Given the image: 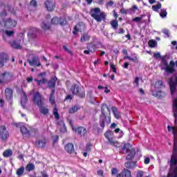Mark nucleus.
<instances>
[{"instance_id":"39448f33","label":"nucleus","mask_w":177,"mask_h":177,"mask_svg":"<svg viewBox=\"0 0 177 177\" xmlns=\"http://www.w3.org/2000/svg\"><path fill=\"white\" fill-rule=\"evenodd\" d=\"M71 92H72V95H75V96H77L80 99H85V88L77 84H73L71 86Z\"/></svg>"},{"instance_id":"72a5a7b5","label":"nucleus","mask_w":177,"mask_h":177,"mask_svg":"<svg viewBox=\"0 0 177 177\" xmlns=\"http://www.w3.org/2000/svg\"><path fill=\"white\" fill-rule=\"evenodd\" d=\"M40 26H41V28H42V30H44V31L50 30V25L46 24V22H45V21L41 22Z\"/></svg>"},{"instance_id":"6e6d98bb","label":"nucleus","mask_w":177,"mask_h":177,"mask_svg":"<svg viewBox=\"0 0 177 177\" xmlns=\"http://www.w3.org/2000/svg\"><path fill=\"white\" fill-rule=\"evenodd\" d=\"M38 5L36 0H32L30 2V6H33L34 8H36V6Z\"/></svg>"},{"instance_id":"a18cd8bd","label":"nucleus","mask_w":177,"mask_h":177,"mask_svg":"<svg viewBox=\"0 0 177 177\" xmlns=\"http://www.w3.org/2000/svg\"><path fill=\"white\" fill-rule=\"evenodd\" d=\"M24 174V166L21 167L17 170V175L18 176H21Z\"/></svg>"},{"instance_id":"4468645a","label":"nucleus","mask_w":177,"mask_h":177,"mask_svg":"<svg viewBox=\"0 0 177 177\" xmlns=\"http://www.w3.org/2000/svg\"><path fill=\"white\" fill-rule=\"evenodd\" d=\"M46 143H48V139H46L45 137H43L35 141L36 146L40 149H45V147H46Z\"/></svg>"},{"instance_id":"412c9836","label":"nucleus","mask_w":177,"mask_h":177,"mask_svg":"<svg viewBox=\"0 0 177 177\" xmlns=\"http://www.w3.org/2000/svg\"><path fill=\"white\" fill-rule=\"evenodd\" d=\"M165 88V84H164V82L162 80H158L155 83V91H160V89H162Z\"/></svg>"},{"instance_id":"c03bdc74","label":"nucleus","mask_w":177,"mask_h":177,"mask_svg":"<svg viewBox=\"0 0 177 177\" xmlns=\"http://www.w3.org/2000/svg\"><path fill=\"white\" fill-rule=\"evenodd\" d=\"M124 59H127V60H130V62H133V63H138V57H131L129 56L124 57Z\"/></svg>"},{"instance_id":"de8ad7c7","label":"nucleus","mask_w":177,"mask_h":177,"mask_svg":"<svg viewBox=\"0 0 177 177\" xmlns=\"http://www.w3.org/2000/svg\"><path fill=\"white\" fill-rule=\"evenodd\" d=\"M167 15H168V12H167V10L162 9L160 10V17L164 19V17H167Z\"/></svg>"},{"instance_id":"bb28decb","label":"nucleus","mask_w":177,"mask_h":177,"mask_svg":"<svg viewBox=\"0 0 177 177\" xmlns=\"http://www.w3.org/2000/svg\"><path fill=\"white\" fill-rule=\"evenodd\" d=\"M129 152V154L126 157V160L131 161V160H133V158H135L136 151H135V149H131Z\"/></svg>"},{"instance_id":"58836bf2","label":"nucleus","mask_w":177,"mask_h":177,"mask_svg":"<svg viewBox=\"0 0 177 177\" xmlns=\"http://www.w3.org/2000/svg\"><path fill=\"white\" fill-rule=\"evenodd\" d=\"M161 8H162V5L160 2H158L156 5L152 6V10L154 12H158Z\"/></svg>"},{"instance_id":"9d476101","label":"nucleus","mask_w":177,"mask_h":177,"mask_svg":"<svg viewBox=\"0 0 177 177\" xmlns=\"http://www.w3.org/2000/svg\"><path fill=\"white\" fill-rule=\"evenodd\" d=\"M66 23H67V20L66 19H63L62 17H54L51 19V24H53L54 26H66Z\"/></svg>"},{"instance_id":"e2e57ef3","label":"nucleus","mask_w":177,"mask_h":177,"mask_svg":"<svg viewBox=\"0 0 177 177\" xmlns=\"http://www.w3.org/2000/svg\"><path fill=\"white\" fill-rule=\"evenodd\" d=\"M120 12L122 15H128V10H125L124 8H121Z\"/></svg>"},{"instance_id":"9b49d317","label":"nucleus","mask_w":177,"mask_h":177,"mask_svg":"<svg viewBox=\"0 0 177 177\" xmlns=\"http://www.w3.org/2000/svg\"><path fill=\"white\" fill-rule=\"evenodd\" d=\"M176 81L174 82V79L169 78L167 81L169 88H170V92L171 95H174L175 92L176 91V87H177V76L175 77Z\"/></svg>"},{"instance_id":"338daca9","label":"nucleus","mask_w":177,"mask_h":177,"mask_svg":"<svg viewBox=\"0 0 177 177\" xmlns=\"http://www.w3.org/2000/svg\"><path fill=\"white\" fill-rule=\"evenodd\" d=\"M134 84H136V86H139V77H136L134 80Z\"/></svg>"},{"instance_id":"7ed1b4c3","label":"nucleus","mask_w":177,"mask_h":177,"mask_svg":"<svg viewBox=\"0 0 177 177\" xmlns=\"http://www.w3.org/2000/svg\"><path fill=\"white\" fill-rule=\"evenodd\" d=\"M168 132H171L174 136L173 153L169 160L170 165H177V127L167 126Z\"/></svg>"},{"instance_id":"4c0bfd02","label":"nucleus","mask_w":177,"mask_h":177,"mask_svg":"<svg viewBox=\"0 0 177 177\" xmlns=\"http://www.w3.org/2000/svg\"><path fill=\"white\" fill-rule=\"evenodd\" d=\"M91 36L88 35V33H84L80 38L81 42H85V41H89Z\"/></svg>"},{"instance_id":"4d7b16f0","label":"nucleus","mask_w":177,"mask_h":177,"mask_svg":"<svg viewBox=\"0 0 177 177\" xmlns=\"http://www.w3.org/2000/svg\"><path fill=\"white\" fill-rule=\"evenodd\" d=\"M49 102L51 103V104H55V95H50Z\"/></svg>"},{"instance_id":"aec40b11","label":"nucleus","mask_w":177,"mask_h":177,"mask_svg":"<svg viewBox=\"0 0 177 177\" xmlns=\"http://www.w3.org/2000/svg\"><path fill=\"white\" fill-rule=\"evenodd\" d=\"M65 150L68 153V154H73L75 151L74 149V145L72 143H68L64 147Z\"/></svg>"},{"instance_id":"2eb2a0df","label":"nucleus","mask_w":177,"mask_h":177,"mask_svg":"<svg viewBox=\"0 0 177 177\" xmlns=\"http://www.w3.org/2000/svg\"><path fill=\"white\" fill-rule=\"evenodd\" d=\"M9 62V55L5 53H1L0 54V66H4L5 63H8Z\"/></svg>"},{"instance_id":"b1692460","label":"nucleus","mask_w":177,"mask_h":177,"mask_svg":"<svg viewBox=\"0 0 177 177\" xmlns=\"http://www.w3.org/2000/svg\"><path fill=\"white\" fill-rule=\"evenodd\" d=\"M32 30H33L34 32L28 33V37L29 39H34L37 38V33H35V32H39V29H38L37 28H33L32 29Z\"/></svg>"},{"instance_id":"4be33fe9","label":"nucleus","mask_w":177,"mask_h":177,"mask_svg":"<svg viewBox=\"0 0 177 177\" xmlns=\"http://www.w3.org/2000/svg\"><path fill=\"white\" fill-rule=\"evenodd\" d=\"M38 107L40 114H42L43 115H48V114H49V109H48V107H46L44 105H40Z\"/></svg>"},{"instance_id":"3c124183","label":"nucleus","mask_w":177,"mask_h":177,"mask_svg":"<svg viewBox=\"0 0 177 177\" xmlns=\"http://www.w3.org/2000/svg\"><path fill=\"white\" fill-rule=\"evenodd\" d=\"M111 135H113V131H111L110 130H109L104 133V136H105L106 139H109V138H110V136H111Z\"/></svg>"},{"instance_id":"dca6fc26","label":"nucleus","mask_w":177,"mask_h":177,"mask_svg":"<svg viewBox=\"0 0 177 177\" xmlns=\"http://www.w3.org/2000/svg\"><path fill=\"white\" fill-rule=\"evenodd\" d=\"M75 133L77 135H80V136H85L86 133H88V130L84 127H79L77 128H75L73 130Z\"/></svg>"},{"instance_id":"49530a36","label":"nucleus","mask_w":177,"mask_h":177,"mask_svg":"<svg viewBox=\"0 0 177 177\" xmlns=\"http://www.w3.org/2000/svg\"><path fill=\"white\" fill-rule=\"evenodd\" d=\"M167 177H177V167H175L172 173H168Z\"/></svg>"},{"instance_id":"79ce46f5","label":"nucleus","mask_w":177,"mask_h":177,"mask_svg":"<svg viewBox=\"0 0 177 177\" xmlns=\"http://www.w3.org/2000/svg\"><path fill=\"white\" fill-rule=\"evenodd\" d=\"M148 45L150 48H156L157 46V41L154 39H151L148 41Z\"/></svg>"},{"instance_id":"f257e3e1","label":"nucleus","mask_w":177,"mask_h":177,"mask_svg":"<svg viewBox=\"0 0 177 177\" xmlns=\"http://www.w3.org/2000/svg\"><path fill=\"white\" fill-rule=\"evenodd\" d=\"M101 113L100 115L99 124L102 129L99 128L97 125L93 127V131L95 133H100L106 125H109L111 122V113L110 111V108L107 106V104H102L101 106Z\"/></svg>"},{"instance_id":"37998d69","label":"nucleus","mask_w":177,"mask_h":177,"mask_svg":"<svg viewBox=\"0 0 177 177\" xmlns=\"http://www.w3.org/2000/svg\"><path fill=\"white\" fill-rule=\"evenodd\" d=\"M81 26H82V23H79L77 24V26H75L74 27V31H73V35H77L78 31H80V27H81Z\"/></svg>"},{"instance_id":"473e14b6","label":"nucleus","mask_w":177,"mask_h":177,"mask_svg":"<svg viewBox=\"0 0 177 177\" xmlns=\"http://www.w3.org/2000/svg\"><path fill=\"white\" fill-rule=\"evenodd\" d=\"M156 97H158L159 99H162V97H165V93L160 91V90H157L156 91Z\"/></svg>"},{"instance_id":"5701e85b","label":"nucleus","mask_w":177,"mask_h":177,"mask_svg":"<svg viewBox=\"0 0 177 177\" xmlns=\"http://www.w3.org/2000/svg\"><path fill=\"white\" fill-rule=\"evenodd\" d=\"M57 81V77H52L48 82V88H53V89H55V88H56V82Z\"/></svg>"},{"instance_id":"a19ab883","label":"nucleus","mask_w":177,"mask_h":177,"mask_svg":"<svg viewBox=\"0 0 177 177\" xmlns=\"http://www.w3.org/2000/svg\"><path fill=\"white\" fill-rule=\"evenodd\" d=\"M110 24L113 30H118V21L112 20L111 21Z\"/></svg>"},{"instance_id":"603ef678","label":"nucleus","mask_w":177,"mask_h":177,"mask_svg":"<svg viewBox=\"0 0 177 177\" xmlns=\"http://www.w3.org/2000/svg\"><path fill=\"white\" fill-rule=\"evenodd\" d=\"M5 34L8 37H12L15 35V31H13V30H6Z\"/></svg>"},{"instance_id":"680f3d73","label":"nucleus","mask_w":177,"mask_h":177,"mask_svg":"<svg viewBox=\"0 0 177 177\" xmlns=\"http://www.w3.org/2000/svg\"><path fill=\"white\" fill-rule=\"evenodd\" d=\"M41 175L42 177H49V175H48V173H46V170L41 171Z\"/></svg>"},{"instance_id":"7c9ffc66","label":"nucleus","mask_w":177,"mask_h":177,"mask_svg":"<svg viewBox=\"0 0 177 177\" xmlns=\"http://www.w3.org/2000/svg\"><path fill=\"white\" fill-rule=\"evenodd\" d=\"M13 152H12V149H6L3 151V156L5 158H8V157H12Z\"/></svg>"},{"instance_id":"1a4fd4ad","label":"nucleus","mask_w":177,"mask_h":177,"mask_svg":"<svg viewBox=\"0 0 177 177\" xmlns=\"http://www.w3.org/2000/svg\"><path fill=\"white\" fill-rule=\"evenodd\" d=\"M2 79H0V84H3L4 81H7V82H10L13 79V74L10 72L5 71L0 75Z\"/></svg>"},{"instance_id":"0e129e2a","label":"nucleus","mask_w":177,"mask_h":177,"mask_svg":"<svg viewBox=\"0 0 177 177\" xmlns=\"http://www.w3.org/2000/svg\"><path fill=\"white\" fill-rule=\"evenodd\" d=\"M111 69L112 70L113 73L117 74V68H115V66H114V64H111Z\"/></svg>"},{"instance_id":"e433bc0d","label":"nucleus","mask_w":177,"mask_h":177,"mask_svg":"<svg viewBox=\"0 0 177 177\" xmlns=\"http://www.w3.org/2000/svg\"><path fill=\"white\" fill-rule=\"evenodd\" d=\"M80 109L81 107L77 106H72L71 109H69L68 113L69 114H74V113H77V111H78V110Z\"/></svg>"},{"instance_id":"864d4df0","label":"nucleus","mask_w":177,"mask_h":177,"mask_svg":"<svg viewBox=\"0 0 177 177\" xmlns=\"http://www.w3.org/2000/svg\"><path fill=\"white\" fill-rule=\"evenodd\" d=\"M162 34H165V35H166L167 38H169L170 33H169V30L163 29L162 30Z\"/></svg>"},{"instance_id":"f3484780","label":"nucleus","mask_w":177,"mask_h":177,"mask_svg":"<svg viewBox=\"0 0 177 177\" xmlns=\"http://www.w3.org/2000/svg\"><path fill=\"white\" fill-rule=\"evenodd\" d=\"M28 63L30 66H34V67H40L41 62H39V58L38 57H33L32 60L28 59Z\"/></svg>"},{"instance_id":"a211bd4d","label":"nucleus","mask_w":177,"mask_h":177,"mask_svg":"<svg viewBox=\"0 0 177 177\" xmlns=\"http://www.w3.org/2000/svg\"><path fill=\"white\" fill-rule=\"evenodd\" d=\"M5 96L8 102H12L13 99V90L10 88H6L5 90Z\"/></svg>"},{"instance_id":"5fc2aeb1","label":"nucleus","mask_w":177,"mask_h":177,"mask_svg":"<svg viewBox=\"0 0 177 177\" xmlns=\"http://www.w3.org/2000/svg\"><path fill=\"white\" fill-rule=\"evenodd\" d=\"M145 172L142 170H139L137 171L136 177H143Z\"/></svg>"},{"instance_id":"c756f323","label":"nucleus","mask_w":177,"mask_h":177,"mask_svg":"<svg viewBox=\"0 0 177 177\" xmlns=\"http://www.w3.org/2000/svg\"><path fill=\"white\" fill-rule=\"evenodd\" d=\"M28 100V99L27 98V94L25 92H23V95L21 97V104L22 106H25Z\"/></svg>"},{"instance_id":"6e6552de","label":"nucleus","mask_w":177,"mask_h":177,"mask_svg":"<svg viewBox=\"0 0 177 177\" xmlns=\"http://www.w3.org/2000/svg\"><path fill=\"white\" fill-rule=\"evenodd\" d=\"M0 139L3 142H6L9 139V131L5 125L0 126Z\"/></svg>"},{"instance_id":"774afa93","label":"nucleus","mask_w":177,"mask_h":177,"mask_svg":"<svg viewBox=\"0 0 177 177\" xmlns=\"http://www.w3.org/2000/svg\"><path fill=\"white\" fill-rule=\"evenodd\" d=\"M118 34L121 35V34H125V30H124V28H120Z\"/></svg>"},{"instance_id":"20e7f679","label":"nucleus","mask_w":177,"mask_h":177,"mask_svg":"<svg viewBox=\"0 0 177 177\" xmlns=\"http://www.w3.org/2000/svg\"><path fill=\"white\" fill-rule=\"evenodd\" d=\"M20 131L24 139H29L31 136H35L38 133V129L31 128L28 129L26 126L20 127Z\"/></svg>"},{"instance_id":"6ab92c4d","label":"nucleus","mask_w":177,"mask_h":177,"mask_svg":"<svg viewBox=\"0 0 177 177\" xmlns=\"http://www.w3.org/2000/svg\"><path fill=\"white\" fill-rule=\"evenodd\" d=\"M131 149H132V145H131L129 143L124 144L122 147L121 153L127 154V153H129Z\"/></svg>"},{"instance_id":"ddd939ff","label":"nucleus","mask_w":177,"mask_h":177,"mask_svg":"<svg viewBox=\"0 0 177 177\" xmlns=\"http://www.w3.org/2000/svg\"><path fill=\"white\" fill-rule=\"evenodd\" d=\"M44 5L48 12H53V10H55L56 8V4L55 3V1L52 0H46Z\"/></svg>"},{"instance_id":"c9c22d12","label":"nucleus","mask_w":177,"mask_h":177,"mask_svg":"<svg viewBox=\"0 0 177 177\" xmlns=\"http://www.w3.org/2000/svg\"><path fill=\"white\" fill-rule=\"evenodd\" d=\"M53 114L55 120H59V118H60V115L59 114V109H57V107L56 106L53 108Z\"/></svg>"},{"instance_id":"ea45409f","label":"nucleus","mask_w":177,"mask_h":177,"mask_svg":"<svg viewBox=\"0 0 177 177\" xmlns=\"http://www.w3.org/2000/svg\"><path fill=\"white\" fill-rule=\"evenodd\" d=\"M122 173L123 174V176H124V177H132V174H131V171H129L128 169H124L122 171Z\"/></svg>"},{"instance_id":"f704fd0d","label":"nucleus","mask_w":177,"mask_h":177,"mask_svg":"<svg viewBox=\"0 0 177 177\" xmlns=\"http://www.w3.org/2000/svg\"><path fill=\"white\" fill-rule=\"evenodd\" d=\"M26 169L28 172H31V171H34V169H35V165L29 163L26 165Z\"/></svg>"},{"instance_id":"393cba45","label":"nucleus","mask_w":177,"mask_h":177,"mask_svg":"<svg viewBox=\"0 0 177 177\" xmlns=\"http://www.w3.org/2000/svg\"><path fill=\"white\" fill-rule=\"evenodd\" d=\"M9 44L12 48H14V49H21L22 48L20 45V43H18V41L16 40L10 41Z\"/></svg>"},{"instance_id":"f03ea898","label":"nucleus","mask_w":177,"mask_h":177,"mask_svg":"<svg viewBox=\"0 0 177 177\" xmlns=\"http://www.w3.org/2000/svg\"><path fill=\"white\" fill-rule=\"evenodd\" d=\"M153 57L155 59H161V64L164 66L165 68L163 70H165V73L167 74H174V73H175V66L177 68V60L176 62L174 60H171L169 64H168L167 56H161L160 53H154Z\"/></svg>"},{"instance_id":"2f4dec72","label":"nucleus","mask_w":177,"mask_h":177,"mask_svg":"<svg viewBox=\"0 0 177 177\" xmlns=\"http://www.w3.org/2000/svg\"><path fill=\"white\" fill-rule=\"evenodd\" d=\"M38 77H41L42 84H45L48 82V80L46 78V72L39 73Z\"/></svg>"},{"instance_id":"13d9d810","label":"nucleus","mask_w":177,"mask_h":177,"mask_svg":"<svg viewBox=\"0 0 177 177\" xmlns=\"http://www.w3.org/2000/svg\"><path fill=\"white\" fill-rule=\"evenodd\" d=\"M142 21V17H137L132 19V21H136V23H139V21Z\"/></svg>"},{"instance_id":"09e8293b","label":"nucleus","mask_w":177,"mask_h":177,"mask_svg":"<svg viewBox=\"0 0 177 177\" xmlns=\"http://www.w3.org/2000/svg\"><path fill=\"white\" fill-rule=\"evenodd\" d=\"M59 124H61V125H62L63 128L61 129V131L62 132H67V127H66V124L64 123V121L61 120L59 122Z\"/></svg>"},{"instance_id":"69168bd1","label":"nucleus","mask_w":177,"mask_h":177,"mask_svg":"<svg viewBox=\"0 0 177 177\" xmlns=\"http://www.w3.org/2000/svg\"><path fill=\"white\" fill-rule=\"evenodd\" d=\"M144 163L145 165H147V164H150V158L146 157L144 160Z\"/></svg>"},{"instance_id":"cd10ccee","label":"nucleus","mask_w":177,"mask_h":177,"mask_svg":"<svg viewBox=\"0 0 177 177\" xmlns=\"http://www.w3.org/2000/svg\"><path fill=\"white\" fill-rule=\"evenodd\" d=\"M124 167L125 168H128L129 169L135 168L136 167V162H127L124 164Z\"/></svg>"},{"instance_id":"a878e982","label":"nucleus","mask_w":177,"mask_h":177,"mask_svg":"<svg viewBox=\"0 0 177 177\" xmlns=\"http://www.w3.org/2000/svg\"><path fill=\"white\" fill-rule=\"evenodd\" d=\"M86 48L91 51V53H95V52H96V44L93 43L88 44Z\"/></svg>"},{"instance_id":"0eeeda50","label":"nucleus","mask_w":177,"mask_h":177,"mask_svg":"<svg viewBox=\"0 0 177 177\" xmlns=\"http://www.w3.org/2000/svg\"><path fill=\"white\" fill-rule=\"evenodd\" d=\"M32 100L34 104H36L37 107H39V106H44L45 104V103L44 102V97L42 96V95H41V93H39V91L36 92L33 95Z\"/></svg>"},{"instance_id":"bf43d9fd","label":"nucleus","mask_w":177,"mask_h":177,"mask_svg":"<svg viewBox=\"0 0 177 177\" xmlns=\"http://www.w3.org/2000/svg\"><path fill=\"white\" fill-rule=\"evenodd\" d=\"M92 147V144L89 143L86 145V151H91Z\"/></svg>"},{"instance_id":"052dcab7","label":"nucleus","mask_w":177,"mask_h":177,"mask_svg":"<svg viewBox=\"0 0 177 177\" xmlns=\"http://www.w3.org/2000/svg\"><path fill=\"white\" fill-rule=\"evenodd\" d=\"M117 174H118V169H117V168H115V167H113L111 169V174L112 175H117Z\"/></svg>"},{"instance_id":"423d86ee","label":"nucleus","mask_w":177,"mask_h":177,"mask_svg":"<svg viewBox=\"0 0 177 177\" xmlns=\"http://www.w3.org/2000/svg\"><path fill=\"white\" fill-rule=\"evenodd\" d=\"M91 16L94 20L97 21V23H100L102 20H106V14L102 12L99 8L91 9Z\"/></svg>"},{"instance_id":"f8f14e48","label":"nucleus","mask_w":177,"mask_h":177,"mask_svg":"<svg viewBox=\"0 0 177 177\" xmlns=\"http://www.w3.org/2000/svg\"><path fill=\"white\" fill-rule=\"evenodd\" d=\"M17 26V21L11 18H8L4 21V27L6 28H14Z\"/></svg>"},{"instance_id":"c85d7f7f","label":"nucleus","mask_w":177,"mask_h":177,"mask_svg":"<svg viewBox=\"0 0 177 177\" xmlns=\"http://www.w3.org/2000/svg\"><path fill=\"white\" fill-rule=\"evenodd\" d=\"M113 115L116 120H120V112H118V109L115 106L111 107Z\"/></svg>"},{"instance_id":"8fccbe9b","label":"nucleus","mask_w":177,"mask_h":177,"mask_svg":"<svg viewBox=\"0 0 177 177\" xmlns=\"http://www.w3.org/2000/svg\"><path fill=\"white\" fill-rule=\"evenodd\" d=\"M87 97H89V99H91V100H95V97H93V93L92 92V91H87V94H86Z\"/></svg>"}]
</instances>
